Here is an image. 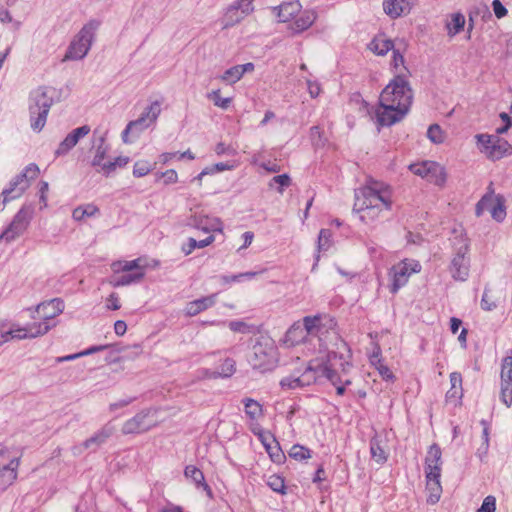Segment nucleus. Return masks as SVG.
I'll use <instances>...</instances> for the list:
<instances>
[{"instance_id":"f257e3e1","label":"nucleus","mask_w":512,"mask_h":512,"mask_svg":"<svg viewBox=\"0 0 512 512\" xmlns=\"http://www.w3.org/2000/svg\"><path fill=\"white\" fill-rule=\"evenodd\" d=\"M413 101V92L405 76H395L385 86L375 110L376 122L381 127H390L408 114Z\"/></svg>"},{"instance_id":"f03ea898","label":"nucleus","mask_w":512,"mask_h":512,"mask_svg":"<svg viewBox=\"0 0 512 512\" xmlns=\"http://www.w3.org/2000/svg\"><path fill=\"white\" fill-rule=\"evenodd\" d=\"M392 208L391 191L388 186L371 181L355 191L353 211L364 223L374 222Z\"/></svg>"},{"instance_id":"7ed1b4c3","label":"nucleus","mask_w":512,"mask_h":512,"mask_svg":"<svg viewBox=\"0 0 512 512\" xmlns=\"http://www.w3.org/2000/svg\"><path fill=\"white\" fill-rule=\"evenodd\" d=\"M351 357L348 344L341 340L336 344V349L328 350L322 357L311 359L308 364L312 366L318 384H323L324 381L337 383L336 367H339L342 373L348 374L353 366Z\"/></svg>"},{"instance_id":"20e7f679","label":"nucleus","mask_w":512,"mask_h":512,"mask_svg":"<svg viewBox=\"0 0 512 512\" xmlns=\"http://www.w3.org/2000/svg\"><path fill=\"white\" fill-rule=\"evenodd\" d=\"M57 97V90L50 86H40L32 90L28 98V110L30 127L35 132H40L47 121L51 106Z\"/></svg>"},{"instance_id":"39448f33","label":"nucleus","mask_w":512,"mask_h":512,"mask_svg":"<svg viewBox=\"0 0 512 512\" xmlns=\"http://www.w3.org/2000/svg\"><path fill=\"white\" fill-rule=\"evenodd\" d=\"M64 307V302L60 298L40 303L36 308V313L41 321L24 327L28 338H35L46 334L55 326L54 318L63 312Z\"/></svg>"},{"instance_id":"423d86ee","label":"nucleus","mask_w":512,"mask_h":512,"mask_svg":"<svg viewBox=\"0 0 512 512\" xmlns=\"http://www.w3.org/2000/svg\"><path fill=\"white\" fill-rule=\"evenodd\" d=\"M39 167L35 163L28 164L19 174L13 177L0 196V212L5 206L18 198L29 188L31 180L38 177Z\"/></svg>"},{"instance_id":"0eeeda50","label":"nucleus","mask_w":512,"mask_h":512,"mask_svg":"<svg viewBox=\"0 0 512 512\" xmlns=\"http://www.w3.org/2000/svg\"><path fill=\"white\" fill-rule=\"evenodd\" d=\"M99 26L100 22L95 19L88 21L69 44L63 61L82 60L90 50Z\"/></svg>"},{"instance_id":"6e6552de","label":"nucleus","mask_w":512,"mask_h":512,"mask_svg":"<svg viewBox=\"0 0 512 512\" xmlns=\"http://www.w3.org/2000/svg\"><path fill=\"white\" fill-rule=\"evenodd\" d=\"M252 350L250 364L253 369L265 373L272 371L277 366V350L271 341H257Z\"/></svg>"},{"instance_id":"1a4fd4ad","label":"nucleus","mask_w":512,"mask_h":512,"mask_svg":"<svg viewBox=\"0 0 512 512\" xmlns=\"http://www.w3.org/2000/svg\"><path fill=\"white\" fill-rule=\"evenodd\" d=\"M33 217L32 205H23L14 215L11 223L0 234V242L11 243L19 238L30 225Z\"/></svg>"},{"instance_id":"9d476101","label":"nucleus","mask_w":512,"mask_h":512,"mask_svg":"<svg viewBox=\"0 0 512 512\" xmlns=\"http://www.w3.org/2000/svg\"><path fill=\"white\" fill-rule=\"evenodd\" d=\"M475 138L481 152L493 161L512 155V145L498 136L477 134Z\"/></svg>"},{"instance_id":"9b49d317","label":"nucleus","mask_w":512,"mask_h":512,"mask_svg":"<svg viewBox=\"0 0 512 512\" xmlns=\"http://www.w3.org/2000/svg\"><path fill=\"white\" fill-rule=\"evenodd\" d=\"M20 458L11 456L7 447L0 445V492L5 491L17 478Z\"/></svg>"},{"instance_id":"f8f14e48","label":"nucleus","mask_w":512,"mask_h":512,"mask_svg":"<svg viewBox=\"0 0 512 512\" xmlns=\"http://www.w3.org/2000/svg\"><path fill=\"white\" fill-rule=\"evenodd\" d=\"M155 414V410L152 408L143 409L134 415L132 418L128 419L122 425L121 432L124 435L129 434H141L156 425V420L153 418Z\"/></svg>"},{"instance_id":"ddd939ff","label":"nucleus","mask_w":512,"mask_h":512,"mask_svg":"<svg viewBox=\"0 0 512 512\" xmlns=\"http://www.w3.org/2000/svg\"><path fill=\"white\" fill-rule=\"evenodd\" d=\"M421 270V265L415 260H404L399 265L392 268V282L390 285V292L396 294L398 290L405 286L408 282L410 275L418 273Z\"/></svg>"},{"instance_id":"4468645a","label":"nucleus","mask_w":512,"mask_h":512,"mask_svg":"<svg viewBox=\"0 0 512 512\" xmlns=\"http://www.w3.org/2000/svg\"><path fill=\"white\" fill-rule=\"evenodd\" d=\"M500 399L507 407L512 405V356L502 360Z\"/></svg>"},{"instance_id":"2eb2a0df","label":"nucleus","mask_w":512,"mask_h":512,"mask_svg":"<svg viewBox=\"0 0 512 512\" xmlns=\"http://www.w3.org/2000/svg\"><path fill=\"white\" fill-rule=\"evenodd\" d=\"M466 253L467 247H461L451 260L449 271L456 281H466L469 277L470 261Z\"/></svg>"},{"instance_id":"dca6fc26","label":"nucleus","mask_w":512,"mask_h":512,"mask_svg":"<svg viewBox=\"0 0 512 512\" xmlns=\"http://www.w3.org/2000/svg\"><path fill=\"white\" fill-rule=\"evenodd\" d=\"M187 226L206 233L222 231V222L202 212H194L187 220Z\"/></svg>"},{"instance_id":"f3484780","label":"nucleus","mask_w":512,"mask_h":512,"mask_svg":"<svg viewBox=\"0 0 512 512\" xmlns=\"http://www.w3.org/2000/svg\"><path fill=\"white\" fill-rule=\"evenodd\" d=\"M441 456L442 452L437 444L430 446L425 458L426 480H440L441 477Z\"/></svg>"},{"instance_id":"a211bd4d","label":"nucleus","mask_w":512,"mask_h":512,"mask_svg":"<svg viewBox=\"0 0 512 512\" xmlns=\"http://www.w3.org/2000/svg\"><path fill=\"white\" fill-rule=\"evenodd\" d=\"M368 47L376 55H385L390 50H393V64L404 63L402 54L394 49L392 40L387 38L385 34L376 35L369 43Z\"/></svg>"},{"instance_id":"6ab92c4d","label":"nucleus","mask_w":512,"mask_h":512,"mask_svg":"<svg viewBox=\"0 0 512 512\" xmlns=\"http://www.w3.org/2000/svg\"><path fill=\"white\" fill-rule=\"evenodd\" d=\"M253 10V0H237L227 9L225 15V26H232L240 22Z\"/></svg>"},{"instance_id":"aec40b11","label":"nucleus","mask_w":512,"mask_h":512,"mask_svg":"<svg viewBox=\"0 0 512 512\" xmlns=\"http://www.w3.org/2000/svg\"><path fill=\"white\" fill-rule=\"evenodd\" d=\"M163 100L152 101L149 106L145 108L140 117L134 121H130V126L138 128V134L144 129L153 124L161 113V105Z\"/></svg>"},{"instance_id":"412c9836","label":"nucleus","mask_w":512,"mask_h":512,"mask_svg":"<svg viewBox=\"0 0 512 512\" xmlns=\"http://www.w3.org/2000/svg\"><path fill=\"white\" fill-rule=\"evenodd\" d=\"M98 134V130L93 131V139H92V147L95 149L93 159L91 161V165L93 167H99V172L102 173V165L105 164L104 159L109 152V145L106 144L105 136L106 133Z\"/></svg>"},{"instance_id":"4be33fe9","label":"nucleus","mask_w":512,"mask_h":512,"mask_svg":"<svg viewBox=\"0 0 512 512\" xmlns=\"http://www.w3.org/2000/svg\"><path fill=\"white\" fill-rule=\"evenodd\" d=\"M258 435L271 460L276 464L283 463L285 460V454L275 437L269 432H261Z\"/></svg>"},{"instance_id":"5701e85b","label":"nucleus","mask_w":512,"mask_h":512,"mask_svg":"<svg viewBox=\"0 0 512 512\" xmlns=\"http://www.w3.org/2000/svg\"><path fill=\"white\" fill-rule=\"evenodd\" d=\"M412 0H384V12L392 19H396L404 14H408L411 10Z\"/></svg>"},{"instance_id":"b1692460","label":"nucleus","mask_w":512,"mask_h":512,"mask_svg":"<svg viewBox=\"0 0 512 512\" xmlns=\"http://www.w3.org/2000/svg\"><path fill=\"white\" fill-rule=\"evenodd\" d=\"M114 432L113 426L105 425L99 429L94 435L86 439L83 442V447L96 451L101 445H103L108 438L112 436Z\"/></svg>"},{"instance_id":"393cba45","label":"nucleus","mask_w":512,"mask_h":512,"mask_svg":"<svg viewBox=\"0 0 512 512\" xmlns=\"http://www.w3.org/2000/svg\"><path fill=\"white\" fill-rule=\"evenodd\" d=\"M317 19V13L314 10H305L296 17L291 24L290 29L294 34H299L310 28Z\"/></svg>"},{"instance_id":"a878e982","label":"nucleus","mask_w":512,"mask_h":512,"mask_svg":"<svg viewBox=\"0 0 512 512\" xmlns=\"http://www.w3.org/2000/svg\"><path fill=\"white\" fill-rule=\"evenodd\" d=\"M216 303V294L201 297L187 303L185 313L188 316H196L200 312L212 307Z\"/></svg>"},{"instance_id":"bb28decb","label":"nucleus","mask_w":512,"mask_h":512,"mask_svg":"<svg viewBox=\"0 0 512 512\" xmlns=\"http://www.w3.org/2000/svg\"><path fill=\"white\" fill-rule=\"evenodd\" d=\"M307 337L308 336L305 334V329L302 328L301 323L296 322L285 333L283 344L286 347H293L305 341Z\"/></svg>"},{"instance_id":"cd10ccee","label":"nucleus","mask_w":512,"mask_h":512,"mask_svg":"<svg viewBox=\"0 0 512 512\" xmlns=\"http://www.w3.org/2000/svg\"><path fill=\"white\" fill-rule=\"evenodd\" d=\"M184 475L187 478H190L198 488L202 487L203 490L206 492L207 496L212 498V496H213L212 489L205 482L204 474L200 469H198L194 465H188L185 467Z\"/></svg>"},{"instance_id":"c85d7f7f","label":"nucleus","mask_w":512,"mask_h":512,"mask_svg":"<svg viewBox=\"0 0 512 512\" xmlns=\"http://www.w3.org/2000/svg\"><path fill=\"white\" fill-rule=\"evenodd\" d=\"M254 66H231L227 69L223 74H221L218 78L228 84L232 85L239 81L242 76L247 73L253 71Z\"/></svg>"},{"instance_id":"c756f323","label":"nucleus","mask_w":512,"mask_h":512,"mask_svg":"<svg viewBox=\"0 0 512 512\" xmlns=\"http://www.w3.org/2000/svg\"><path fill=\"white\" fill-rule=\"evenodd\" d=\"M301 4L298 0L283 3L279 6L278 17L282 22H288L301 11Z\"/></svg>"},{"instance_id":"7c9ffc66","label":"nucleus","mask_w":512,"mask_h":512,"mask_svg":"<svg viewBox=\"0 0 512 512\" xmlns=\"http://www.w3.org/2000/svg\"><path fill=\"white\" fill-rule=\"evenodd\" d=\"M301 325L307 336H317L321 340L323 326L319 315L304 317Z\"/></svg>"},{"instance_id":"2f4dec72","label":"nucleus","mask_w":512,"mask_h":512,"mask_svg":"<svg viewBox=\"0 0 512 512\" xmlns=\"http://www.w3.org/2000/svg\"><path fill=\"white\" fill-rule=\"evenodd\" d=\"M428 165L431 169H429L428 176H426L425 179L437 186H443L447 179L445 168L435 161H432V164Z\"/></svg>"},{"instance_id":"473e14b6","label":"nucleus","mask_w":512,"mask_h":512,"mask_svg":"<svg viewBox=\"0 0 512 512\" xmlns=\"http://www.w3.org/2000/svg\"><path fill=\"white\" fill-rule=\"evenodd\" d=\"M145 275L144 270L136 271L133 273L123 274L120 276L114 275L110 281L113 287L127 286L132 283L139 282Z\"/></svg>"},{"instance_id":"72a5a7b5","label":"nucleus","mask_w":512,"mask_h":512,"mask_svg":"<svg viewBox=\"0 0 512 512\" xmlns=\"http://www.w3.org/2000/svg\"><path fill=\"white\" fill-rule=\"evenodd\" d=\"M496 196L494 195V190L492 188V183L488 187V192L482 196V198L477 202L475 207V214L477 217L483 215L485 211H491V208L495 204Z\"/></svg>"},{"instance_id":"f704fd0d","label":"nucleus","mask_w":512,"mask_h":512,"mask_svg":"<svg viewBox=\"0 0 512 512\" xmlns=\"http://www.w3.org/2000/svg\"><path fill=\"white\" fill-rule=\"evenodd\" d=\"M242 402L245 414L250 420H256L263 415V407L258 401L252 398H245Z\"/></svg>"},{"instance_id":"c9c22d12","label":"nucleus","mask_w":512,"mask_h":512,"mask_svg":"<svg viewBox=\"0 0 512 512\" xmlns=\"http://www.w3.org/2000/svg\"><path fill=\"white\" fill-rule=\"evenodd\" d=\"M215 240V237L213 235L207 236L203 240H196L192 237H190L187 241V243L182 245V252L185 255L191 254L196 248H204L212 244Z\"/></svg>"},{"instance_id":"e433bc0d","label":"nucleus","mask_w":512,"mask_h":512,"mask_svg":"<svg viewBox=\"0 0 512 512\" xmlns=\"http://www.w3.org/2000/svg\"><path fill=\"white\" fill-rule=\"evenodd\" d=\"M99 213V208L94 204H86L76 207L72 212L75 221H82L86 217H93Z\"/></svg>"},{"instance_id":"4c0bfd02","label":"nucleus","mask_w":512,"mask_h":512,"mask_svg":"<svg viewBox=\"0 0 512 512\" xmlns=\"http://www.w3.org/2000/svg\"><path fill=\"white\" fill-rule=\"evenodd\" d=\"M279 385L282 389L285 390H295V389H302L305 388L301 375L297 372L292 373L291 375H288L286 377H283Z\"/></svg>"},{"instance_id":"58836bf2","label":"nucleus","mask_w":512,"mask_h":512,"mask_svg":"<svg viewBox=\"0 0 512 512\" xmlns=\"http://www.w3.org/2000/svg\"><path fill=\"white\" fill-rule=\"evenodd\" d=\"M111 267L115 273L131 272V271L136 272V271L144 270L142 267H140V259L139 258L131 260V261H116V262L112 263Z\"/></svg>"},{"instance_id":"ea45409f","label":"nucleus","mask_w":512,"mask_h":512,"mask_svg":"<svg viewBox=\"0 0 512 512\" xmlns=\"http://www.w3.org/2000/svg\"><path fill=\"white\" fill-rule=\"evenodd\" d=\"M426 489L429 492L427 503L431 505L436 504L440 500L442 493L440 480H426Z\"/></svg>"},{"instance_id":"a19ab883","label":"nucleus","mask_w":512,"mask_h":512,"mask_svg":"<svg viewBox=\"0 0 512 512\" xmlns=\"http://www.w3.org/2000/svg\"><path fill=\"white\" fill-rule=\"evenodd\" d=\"M465 25V17L461 13L452 15L451 21L446 23L447 33L450 37L455 36L463 30Z\"/></svg>"},{"instance_id":"79ce46f5","label":"nucleus","mask_w":512,"mask_h":512,"mask_svg":"<svg viewBox=\"0 0 512 512\" xmlns=\"http://www.w3.org/2000/svg\"><path fill=\"white\" fill-rule=\"evenodd\" d=\"M129 157L119 156L116 157L113 161H107L102 165V174L105 176H109L112 174L117 168H122L129 163Z\"/></svg>"},{"instance_id":"37998d69","label":"nucleus","mask_w":512,"mask_h":512,"mask_svg":"<svg viewBox=\"0 0 512 512\" xmlns=\"http://www.w3.org/2000/svg\"><path fill=\"white\" fill-rule=\"evenodd\" d=\"M266 484L274 492L282 495L286 494L285 480L282 476L278 474L270 475L266 480Z\"/></svg>"},{"instance_id":"c03bdc74","label":"nucleus","mask_w":512,"mask_h":512,"mask_svg":"<svg viewBox=\"0 0 512 512\" xmlns=\"http://www.w3.org/2000/svg\"><path fill=\"white\" fill-rule=\"evenodd\" d=\"M370 453L372 459L379 464H383L387 461V454L377 439L370 441Z\"/></svg>"},{"instance_id":"a18cd8bd","label":"nucleus","mask_w":512,"mask_h":512,"mask_svg":"<svg viewBox=\"0 0 512 512\" xmlns=\"http://www.w3.org/2000/svg\"><path fill=\"white\" fill-rule=\"evenodd\" d=\"M491 216L497 222H502L506 217L504 199L501 195L496 196L495 204L491 208Z\"/></svg>"},{"instance_id":"49530a36","label":"nucleus","mask_w":512,"mask_h":512,"mask_svg":"<svg viewBox=\"0 0 512 512\" xmlns=\"http://www.w3.org/2000/svg\"><path fill=\"white\" fill-rule=\"evenodd\" d=\"M257 275V272H243L235 275H222L220 280L223 284H231L234 282H241L243 280H251Z\"/></svg>"},{"instance_id":"de8ad7c7","label":"nucleus","mask_w":512,"mask_h":512,"mask_svg":"<svg viewBox=\"0 0 512 512\" xmlns=\"http://www.w3.org/2000/svg\"><path fill=\"white\" fill-rule=\"evenodd\" d=\"M236 362L232 358H226L218 367L216 374L223 378L232 376L236 370Z\"/></svg>"},{"instance_id":"09e8293b","label":"nucleus","mask_w":512,"mask_h":512,"mask_svg":"<svg viewBox=\"0 0 512 512\" xmlns=\"http://www.w3.org/2000/svg\"><path fill=\"white\" fill-rule=\"evenodd\" d=\"M25 339L28 338L24 328L11 329L9 331H0V346L10 339Z\"/></svg>"},{"instance_id":"8fccbe9b","label":"nucleus","mask_w":512,"mask_h":512,"mask_svg":"<svg viewBox=\"0 0 512 512\" xmlns=\"http://www.w3.org/2000/svg\"><path fill=\"white\" fill-rule=\"evenodd\" d=\"M289 456L297 461L306 460L311 457V450L300 444H295L291 447Z\"/></svg>"},{"instance_id":"3c124183","label":"nucleus","mask_w":512,"mask_h":512,"mask_svg":"<svg viewBox=\"0 0 512 512\" xmlns=\"http://www.w3.org/2000/svg\"><path fill=\"white\" fill-rule=\"evenodd\" d=\"M480 424L483 426V431H482L483 443L478 448L477 455L480 458H482V455H486L487 454L488 448H489V423L486 420L482 419L480 421Z\"/></svg>"},{"instance_id":"603ef678","label":"nucleus","mask_w":512,"mask_h":512,"mask_svg":"<svg viewBox=\"0 0 512 512\" xmlns=\"http://www.w3.org/2000/svg\"><path fill=\"white\" fill-rule=\"evenodd\" d=\"M207 97H208V99L213 101L215 106L220 107L222 109H227L232 102V98H230V97H226V98L221 97L220 89L211 91L210 93H208Z\"/></svg>"},{"instance_id":"864d4df0","label":"nucleus","mask_w":512,"mask_h":512,"mask_svg":"<svg viewBox=\"0 0 512 512\" xmlns=\"http://www.w3.org/2000/svg\"><path fill=\"white\" fill-rule=\"evenodd\" d=\"M428 139L434 144H441L444 142V135L441 127L438 124H432L427 130Z\"/></svg>"},{"instance_id":"5fc2aeb1","label":"nucleus","mask_w":512,"mask_h":512,"mask_svg":"<svg viewBox=\"0 0 512 512\" xmlns=\"http://www.w3.org/2000/svg\"><path fill=\"white\" fill-rule=\"evenodd\" d=\"M428 164H432V161L426 160V161H422L420 163L410 164L409 170L413 174L425 179L426 176H428L429 169H431Z\"/></svg>"},{"instance_id":"6e6d98bb","label":"nucleus","mask_w":512,"mask_h":512,"mask_svg":"<svg viewBox=\"0 0 512 512\" xmlns=\"http://www.w3.org/2000/svg\"><path fill=\"white\" fill-rule=\"evenodd\" d=\"M278 185L277 187V191L279 193H282L284 188L285 187H288L290 186L291 184V178L288 174L284 173V174H281V175H277V176H274L270 182H269V187L270 188H273L274 185Z\"/></svg>"},{"instance_id":"4d7b16f0","label":"nucleus","mask_w":512,"mask_h":512,"mask_svg":"<svg viewBox=\"0 0 512 512\" xmlns=\"http://www.w3.org/2000/svg\"><path fill=\"white\" fill-rule=\"evenodd\" d=\"M77 145L76 142L70 138V136H66L59 144L58 148L55 150V156L60 157L69 153Z\"/></svg>"},{"instance_id":"13d9d810","label":"nucleus","mask_w":512,"mask_h":512,"mask_svg":"<svg viewBox=\"0 0 512 512\" xmlns=\"http://www.w3.org/2000/svg\"><path fill=\"white\" fill-rule=\"evenodd\" d=\"M152 169L151 164L145 160H139L134 164L133 175L137 178L147 175Z\"/></svg>"},{"instance_id":"bf43d9fd","label":"nucleus","mask_w":512,"mask_h":512,"mask_svg":"<svg viewBox=\"0 0 512 512\" xmlns=\"http://www.w3.org/2000/svg\"><path fill=\"white\" fill-rule=\"evenodd\" d=\"M331 232L328 229H321L318 236V251H326L330 247Z\"/></svg>"},{"instance_id":"052dcab7","label":"nucleus","mask_w":512,"mask_h":512,"mask_svg":"<svg viewBox=\"0 0 512 512\" xmlns=\"http://www.w3.org/2000/svg\"><path fill=\"white\" fill-rule=\"evenodd\" d=\"M300 375H301L302 382L305 387H308V386H311L314 384H318L317 377H315L313 374V368H312V366H309L308 363H307V366L305 367V369L300 373Z\"/></svg>"},{"instance_id":"680f3d73","label":"nucleus","mask_w":512,"mask_h":512,"mask_svg":"<svg viewBox=\"0 0 512 512\" xmlns=\"http://www.w3.org/2000/svg\"><path fill=\"white\" fill-rule=\"evenodd\" d=\"M496 307V301L489 296V289L486 286L481 299V308L485 311H492Z\"/></svg>"},{"instance_id":"e2e57ef3","label":"nucleus","mask_w":512,"mask_h":512,"mask_svg":"<svg viewBox=\"0 0 512 512\" xmlns=\"http://www.w3.org/2000/svg\"><path fill=\"white\" fill-rule=\"evenodd\" d=\"M496 498L493 495H488L484 498L480 508L477 512H495Z\"/></svg>"},{"instance_id":"0e129e2a","label":"nucleus","mask_w":512,"mask_h":512,"mask_svg":"<svg viewBox=\"0 0 512 512\" xmlns=\"http://www.w3.org/2000/svg\"><path fill=\"white\" fill-rule=\"evenodd\" d=\"M90 131H91V129L88 125H83V126L73 129L68 134V136H70V138H72V140L74 142L78 143L79 140L81 138L85 137L86 135H88L90 133Z\"/></svg>"},{"instance_id":"69168bd1","label":"nucleus","mask_w":512,"mask_h":512,"mask_svg":"<svg viewBox=\"0 0 512 512\" xmlns=\"http://www.w3.org/2000/svg\"><path fill=\"white\" fill-rule=\"evenodd\" d=\"M462 396H463L462 388H458V389L450 388L446 393V401L457 403L461 400Z\"/></svg>"},{"instance_id":"338daca9","label":"nucleus","mask_w":512,"mask_h":512,"mask_svg":"<svg viewBox=\"0 0 512 512\" xmlns=\"http://www.w3.org/2000/svg\"><path fill=\"white\" fill-rule=\"evenodd\" d=\"M49 189L48 182L41 181L39 183V199L41 203V208L47 207V192Z\"/></svg>"},{"instance_id":"774afa93","label":"nucleus","mask_w":512,"mask_h":512,"mask_svg":"<svg viewBox=\"0 0 512 512\" xmlns=\"http://www.w3.org/2000/svg\"><path fill=\"white\" fill-rule=\"evenodd\" d=\"M492 7H493L495 16L498 19L505 17L508 13L507 9L504 7V5L501 3L500 0H493Z\"/></svg>"}]
</instances>
